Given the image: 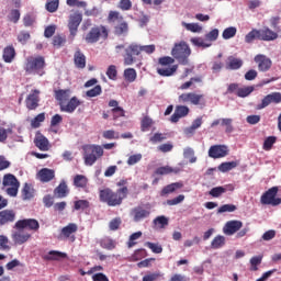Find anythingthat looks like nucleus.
Wrapping results in <instances>:
<instances>
[{
	"label": "nucleus",
	"mask_w": 281,
	"mask_h": 281,
	"mask_svg": "<svg viewBox=\"0 0 281 281\" xmlns=\"http://www.w3.org/2000/svg\"><path fill=\"white\" fill-rule=\"evenodd\" d=\"M36 177L41 183H49V181H54V179H56V171L49 168H42L37 172Z\"/></svg>",
	"instance_id": "2eb2a0df"
},
{
	"label": "nucleus",
	"mask_w": 281,
	"mask_h": 281,
	"mask_svg": "<svg viewBox=\"0 0 281 281\" xmlns=\"http://www.w3.org/2000/svg\"><path fill=\"white\" fill-rule=\"evenodd\" d=\"M279 191L280 189L278 187H272L263 192L260 198L261 205H271L272 207L281 205V198H278Z\"/></svg>",
	"instance_id": "423d86ee"
},
{
	"label": "nucleus",
	"mask_w": 281,
	"mask_h": 281,
	"mask_svg": "<svg viewBox=\"0 0 281 281\" xmlns=\"http://www.w3.org/2000/svg\"><path fill=\"white\" fill-rule=\"evenodd\" d=\"M255 63H257L259 71H269L271 69V59L265 55H257Z\"/></svg>",
	"instance_id": "aec40b11"
},
{
	"label": "nucleus",
	"mask_w": 281,
	"mask_h": 281,
	"mask_svg": "<svg viewBox=\"0 0 281 281\" xmlns=\"http://www.w3.org/2000/svg\"><path fill=\"white\" fill-rule=\"evenodd\" d=\"M225 192H227L225 187H215L209 192V194L214 199H218V196H222Z\"/></svg>",
	"instance_id": "09e8293b"
},
{
	"label": "nucleus",
	"mask_w": 281,
	"mask_h": 281,
	"mask_svg": "<svg viewBox=\"0 0 281 281\" xmlns=\"http://www.w3.org/2000/svg\"><path fill=\"white\" fill-rule=\"evenodd\" d=\"M155 122L150 116H144L140 121V130L143 133H146L147 131H150V126H153Z\"/></svg>",
	"instance_id": "ea45409f"
},
{
	"label": "nucleus",
	"mask_w": 281,
	"mask_h": 281,
	"mask_svg": "<svg viewBox=\"0 0 281 281\" xmlns=\"http://www.w3.org/2000/svg\"><path fill=\"white\" fill-rule=\"evenodd\" d=\"M237 32L238 30L236 26L226 27L222 33V37L224 41H229V38H234V36H236Z\"/></svg>",
	"instance_id": "37998d69"
},
{
	"label": "nucleus",
	"mask_w": 281,
	"mask_h": 281,
	"mask_svg": "<svg viewBox=\"0 0 281 281\" xmlns=\"http://www.w3.org/2000/svg\"><path fill=\"white\" fill-rule=\"evenodd\" d=\"M254 41H260V34L257 29H252L246 36H245V43L248 45L254 43Z\"/></svg>",
	"instance_id": "4c0bfd02"
},
{
	"label": "nucleus",
	"mask_w": 281,
	"mask_h": 281,
	"mask_svg": "<svg viewBox=\"0 0 281 281\" xmlns=\"http://www.w3.org/2000/svg\"><path fill=\"white\" fill-rule=\"evenodd\" d=\"M15 220L16 212H14V210L0 211V227H3V225H9V223H14Z\"/></svg>",
	"instance_id": "a211bd4d"
},
{
	"label": "nucleus",
	"mask_w": 281,
	"mask_h": 281,
	"mask_svg": "<svg viewBox=\"0 0 281 281\" xmlns=\"http://www.w3.org/2000/svg\"><path fill=\"white\" fill-rule=\"evenodd\" d=\"M117 8L123 12H126L133 8V2L131 0H120Z\"/></svg>",
	"instance_id": "0e129e2a"
},
{
	"label": "nucleus",
	"mask_w": 281,
	"mask_h": 281,
	"mask_svg": "<svg viewBox=\"0 0 281 281\" xmlns=\"http://www.w3.org/2000/svg\"><path fill=\"white\" fill-rule=\"evenodd\" d=\"M76 232H78V225L70 223L64 228H61L60 236H64V238H69V236H71V234H76Z\"/></svg>",
	"instance_id": "c9c22d12"
},
{
	"label": "nucleus",
	"mask_w": 281,
	"mask_h": 281,
	"mask_svg": "<svg viewBox=\"0 0 281 281\" xmlns=\"http://www.w3.org/2000/svg\"><path fill=\"white\" fill-rule=\"evenodd\" d=\"M171 56L179 63V65H190V56H192V49L188 43L181 41L173 45L171 49Z\"/></svg>",
	"instance_id": "7ed1b4c3"
},
{
	"label": "nucleus",
	"mask_w": 281,
	"mask_h": 281,
	"mask_svg": "<svg viewBox=\"0 0 281 281\" xmlns=\"http://www.w3.org/2000/svg\"><path fill=\"white\" fill-rule=\"evenodd\" d=\"M203 94H198L196 92H184L178 97V101L180 104H193L194 106H199V104H203Z\"/></svg>",
	"instance_id": "1a4fd4ad"
},
{
	"label": "nucleus",
	"mask_w": 281,
	"mask_h": 281,
	"mask_svg": "<svg viewBox=\"0 0 281 281\" xmlns=\"http://www.w3.org/2000/svg\"><path fill=\"white\" fill-rule=\"evenodd\" d=\"M192 45H195V47H212V43L204 42L202 37H193L191 38Z\"/></svg>",
	"instance_id": "5fc2aeb1"
},
{
	"label": "nucleus",
	"mask_w": 281,
	"mask_h": 281,
	"mask_svg": "<svg viewBox=\"0 0 281 281\" xmlns=\"http://www.w3.org/2000/svg\"><path fill=\"white\" fill-rule=\"evenodd\" d=\"M59 1L58 0H50L48 2H46V10L47 12H56V10H58V5H59Z\"/></svg>",
	"instance_id": "774afa93"
},
{
	"label": "nucleus",
	"mask_w": 281,
	"mask_h": 281,
	"mask_svg": "<svg viewBox=\"0 0 281 281\" xmlns=\"http://www.w3.org/2000/svg\"><path fill=\"white\" fill-rule=\"evenodd\" d=\"M237 166H238V162H236V161L222 162L218 166V170L221 172H229V170H234V168H236Z\"/></svg>",
	"instance_id": "c03bdc74"
},
{
	"label": "nucleus",
	"mask_w": 281,
	"mask_h": 281,
	"mask_svg": "<svg viewBox=\"0 0 281 281\" xmlns=\"http://www.w3.org/2000/svg\"><path fill=\"white\" fill-rule=\"evenodd\" d=\"M80 23H82V14L75 12L70 14L68 20V30L70 32L71 38H76L78 34V27H80Z\"/></svg>",
	"instance_id": "9b49d317"
},
{
	"label": "nucleus",
	"mask_w": 281,
	"mask_h": 281,
	"mask_svg": "<svg viewBox=\"0 0 281 281\" xmlns=\"http://www.w3.org/2000/svg\"><path fill=\"white\" fill-rule=\"evenodd\" d=\"M82 149L86 166H93L104 155V149L100 145H86Z\"/></svg>",
	"instance_id": "39448f33"
},
{
	"label": "nucleus",
	"mask_w": 281,
	"mask_h": 281,
	"mask_svg": "<svg viewBox=\"0 0 281 281\" xmlns=\"http://www.w3.org/2000/svg\"><path fill=\"white\" fill-rule=\"evenodd\" d=\"M281 102V93L272 92L261 100V103L257 104V111H262V109H267L269 104H280Z\"/></svg>",
	"instance_id": "ddd939ff"
},
{
	"label": "nucleus",
	"mask_w": 281,
	"mask_h": 281,
	"mask_svg": "<svg viewBox=\"0 0 281 281\" xmlns=\"http://www.w3.org/2000/svg\"><path fill=\"white\" fill-rule=\"evenodd\" d=\"M212 249H221V247H225V236L217 235L213 238L211 243Z\"/></svg>",
	"instance_id": "58836bf2"
},
{
	"label": "nucleus",
	"mask_w": 281,
	"mask_h": 281,
	"mask_svg": "<svg viewBox=\"0 0 281 281\" xmlns=\"http://www.w3.org/2000/svg\"><path fill=\"white\" fill-rule=\"evenodd\" d=\"M100 38H109V30H106L104 25L92 27L90 32H88V34L86 35V43H98Z\"/></svg>",
	"instance_id": "0eeeda50"
},
{
	"label": "nucleus",
	"mask_w": 281,
	"mask_h": 281,
	"mask_svg": "<svg viewBox=\"0 0 281 281\" xmlns=\"http://www.w3.org/2000/svg\"><path fill=\"white\" fill-rule=\"evenodd\" d=\"M22 198L24 201H30V199H34V187H32V184H24L22 189Z\"/></svg>",
	"instance_id": "e433bc0d"
},
{
	"label": "nucleus",
	"mask_w": 281,
	"mask_h": 281,
	"mask_svg": "<svg viewBox=\"0 0 281 281\" xmlns=\"http://www.w3.org/2000/svg\"><path fill=\"white\" fill-rule=\"evenodd\" d=\"M259 32V41H276L278 38V33L273 32L271 29L268 26H265L261 30H258Z\"/></svg>",
	"instance_id": "5701e85b"
},
{
	"label": "nucleus",
	"mask_w": 281,
	"mask_h": 281,
	"mask_svg": "<svg viewBox=\"0 0 281 281\" xmlns=\"http://www.w3.org/2000/svg\"><path fill=\"white\" fill-rule=\"evenodd\" d=\"M190 114V108L188 105H177L175 109V113L170 117V122L177 124L181 117H187Z\"/></svg>",
	"instance_id": "f3484780"
},
{
	"label": "nucleus",
	"mask_w": 281,
	"mask_h": 281,
	"mask_svg": "<svg viewBox=\"0 0 281 281\" xmlns=\"http://www.w3.org/2000/svg\"><path fill=\"white\" fill-rule=\"evenodd\" d=\"M55 100L59 102V106H63V104L67 103L69 101V98H71V90L70 89H59L54 90Z\"/></svg>",
	"instance_id": "412c9836"
},
{
	"label": "nucleus",
	"mask_w": 281,
	"mask_h": 281,
	"mask_svg": "<svg viewBox=\"0 0 281 281\" xmlns=\"http://www.w3.org/2000/svg\"><path fill=\"white\" fill-rule=\"evenodd\" d=\"M168 223H169L168 217H166L164 215L157 216L154 220V225H159L160 229H164L165 227H168Z\"/></svg>",
	"instance_id": "864d4df0"
},
{
	"label": "nucleus",
	"mask_w": 281,
	"mask_h": 281,
	"mask_svg": "<svg viewBox=\"0 0 281 281\" xmlns=\"http://www.w3.org/2000/svg\"><path fill=\"white\" fill-rule=\"evenodd\" d=\"M34 144L36 148H38L40 150H43V151L49 150V139H47V137H45L41 133L36 134L34 138Z\"/></svg>",
	"instance_id": "393cba45"
},
{
	"label": "nucleus",
	"mask_w": 281,
	"mask_h": 281,
	"mask_svg": "<svg viewBox=\"0 0 281 281\" xmlns=\"http://www.w3.org/2000/svg\"><path fill=\"white\" fill-rule=\"evenodd\" d=\"M259 265H262V255L250 258V271H258Z\"/></svg>",
	"instance_id": "49530a36"
},
{
	"label": "nucleus",
	"mask_w": 281,
	"mask_h": 281,
	"mask_svg": "<svg viewBox=\"0 0 281 281\" xmlns=\"http://www.w3.org/2000/svg\"><path fill=\"white\" fill-rule=\"evenodd\" d=\"M128 196V187L119 188L116 191L112 189H102L99 192L101 203H106L109 207H117L124 203V199Z\"/></svg>",
	"instance_id": "f257e3e1"
},
{
	"label": "nucleus",
	"mask_w": 281,
	"mask_h": 281,
	"mask_svg": "<svg viewBox=\"0 0 281 281\" xmlns=\"http://www.w3.org/2000/svg\"><path fill=\"white\" fill-rule=\"evenodd\" d=\"M100 93H102V86H95L94 88L88 90L86 92V95L88 98H98V95H100Z\"/></svg>",
	"instance_id": "052dcab7"
},
{
	"label": "nucleus",
	"mask_w": 281,
	"mask_h": 281,
	"mask_svg": "<svg viewBox=\"0 0 281 281\" xmlns=\"http://www.w3.org/2000/svg\"><path fill=\"white\" fill-rule=\"evenodd\" d=\"M46 65L44 56H30L24 64V71L26 74H37L38 76H43V74H45L44 70Z\"/></svg>",
	"instance_id": "20e7f679"
},
{
	"label": "nucleus",
	"mask_w": 281,
	"mask_h": 281,
	"mask_svg": "<svg viewBox=\"0 0 281 281\" xmlns=\"http://www.w3.org/2000/svg\"><path fill=\"white\" fill-rule=\"evenodd\" d=\"M251 93H254V87L248 86L245 88H239L236 92V95L238 98H247V95H251Z\"/></svg>",
	"instance_id": "de8ad7c7"
},
{
	"label": "nucleus",
	"mask_w": 281,
	"mask_h": 281,
	"mask_svg": "<svg viewBox=\"0 0 281 281\" xmlns=\"http://www.w3.org/2000/svg\"><path fill=\"white\" fill-rule=\"evenodd\" d=\"M12 127L4 128L0 126V143L5 144V142L8 140V135H12Z\"/></svg>",
	"instance_id": "603ef678"
},
{
	"label": "nucleus",
	"mask_w": 281,
	"mask_h": 281,
	"mask_svg": "<svg viewBox=\"0 0 281 281\" xmlns=\"http://www.w3.org/2000/svg\"><path fill=\"white\" fill-rule=\"evenodd\" d=\"M74 63L77 69H85V67H87V57L85 54H82V52H80V49L75 52Z\"/></svg>",
	"instance_id": "a878e982"
},
{
	"label": "nucleus",
	"mask_w": 281,
	"mask_h": 281,
	"mask_svg": "<svg viewBox=\"0 0 281 281\" xmlns=\"http://www.w3.org/2000/svg\"><path fill=\"white\" fill-rule=\"evenodd\" d=\"M41 102V90L34 89L25 99V106L29 111H36Z\"/></svg>",
	"instance_id": "9d476101"
},
{
	"label": "nucleus",
	"mask_w": 281,
	"mask_h": 281,
	"mask_svg": "<svg viewBox=\"0 0 281 281\" xmlns=\"http://www.w3.org/2000/svg\"><path fill=\"white\" fill-rule=\"evenodd\" d=\"M184 159H189L190 164H195L196 156H194V149L192 147H187L183 149Z\"/></svg>",
	"instance_id": "a18cd8bd"
},
{
	"label": "nucleus",
	"mask_w": 281,
	"mask_h": 281,
	"mask_svg": "<svg viewBox=\"0 0 281 281\" xmlns=\"http://www.w3.org/2000/svg\"><path fill=\"white\" fill-rule=\"evenodd\" d=\"M145 247H148L153 251V254H161L164 251V247L159 244L147 241Z\"/></svg>",
	"instance_id": "13d9d810"
},
{
	"label": "nucleus",
	"mask_w": 281,
	"mask_h": 281,
	"mask_svg": "<svg viewBox=\"0 0 281 281\" xmlns=\"http://www.w3.org/2000/svg\"><path fill=\"white\" fill-rule=\"evenodd\" d=\"M177 69H179L178 65H173L168 68H157V74L164 78H169L170 76H175V74H177Z\"/></svg>",
	"instance_id": "2f4dec72"
},
{
	"label": "nucleus",
	"mask_w": 281,
	"mask_h": 281,
	"mask_svg": "<svg viewBox=\"0 0 281 281\" xmlns=\"http://www.w3.org/2000/svg\"><path fill=\"white\" fill-rule=\"evenodd\" d=\"M243 227V222L240 221H229L225 224L223 232L226 234V236H234L236 232H239V229Z\"/></svg>",
	"instance_id": "6ab92c4d"
},
{
	"label": "nucleus",
	"mask_w": 281,
	"mask_h": 281,
	"mask_svg": "<svg viewBox=\"0 0 281 281\" xmlns=\"http://www.w3.org/2000/svg\"><path fill=\"white\" fill-rule=\"evenodd\" d=\"M277 140L278 138L276 136L267 137L263 142V150H271L273 148V144H276Z\"/></svg>",
	"instance_id": "6e6d98bb"
},
{
	"label": "nucleus",
	"mask_w": 281,
	"mask_h": 281,
	"mask_svg": "<svg viewBox=\"0 0 281 281\" xmlns=\"http://www.w3.org/2000/svg\"><path fill=\"white\" fill-rule=\"evenodd\" d=\"M2 58L4 63H12V60L16 58V50L14 49L13 45L4 47Z\"/></svg>",
	"instance_id": "cd10ccee"
},
{
	"label": "nucleus",
	"mask_w": 281,
	"mask_h": 281,
	"mask_svg": "<svg viewBox=\"0 0 281 281\" xmlns=\"http://www.w3.org/2000/svg\"><path fill=\"white\" fill-rule=\"evenodd\" d=\"M67 43V40L63 35H55L53 37V45L54 47H63Z\"/></svg>",
	"instance_id": "338daca9"
},
{
	"label": "nucleus",
	"mask_w": 281,
	"mask_h": 281,
	"mask_svg": "<svg viewBox=\"0 0 281 281\" xmlns=\"http://www.w3.org/2000/svg\"><path fill=\"white\" fill-rule=\"evenodd\" d=\"M183 27H186V30H188V32H193V33H199L202 32L203 27H201V25H199L198 23H186L182 22Z\"/></svg>",
	"instance_id": "8fccbe9b"
},
{
	"label": "nucleus",
	"mask_w": 281,
	"mask_h": 281,
	"mask_svg": "<svg viewBox=\"0 0 281 281\" xmlns=\"http://www.w3.org/2000/svg\"><path fill=\"white\" fill-rule=\"evenodd\" d=\"M229 155V148L226 145H213L209 149V157L211 159H222Z\"/></svg>",
	"instance_id": "4468645a"
},
{
	"label": "nucleus",
	"mask_w": 281,
	"mask_h": 281,
	"mask_svg": "<svg viewBox=\"0 0 281 281\" xmlns=\"http://www.w3.org/2000/svg\"><path fill=\"white\" fill-rule=\"evenodd\" d=\"M88 207H90V203L88 200H78V201H75V204H74V209L77 210V211H80V210H88Z\"/></svg>",
	"instance_id": "4d7b16f0"
},
{
	"label": "nucleus",
	"mask_w": 281,
	"mask_h": 281,
	"mask_svg": "<svg viewBox=\"0 0 281 281\" xmlns=\"http://www.w3.org/2000/svg\"><path fill=\"white\" fill-rule=\"evenodd\" d=\"M30 238H32V235L30 233L18 232V233H14L12 236V239L15 243V245H23L27 243Z\"/></svg>",
	"instance_id": "c756f323"
},
{
	"label": "nucleus",
	"mask_w": 281,
	"mask_h": 281,
	"mask_svg": "<svg viewBox=\"0 0 281 281\" xmlns=\"http://www.w3.org/2000/svg\"><path fill=\"white\" fill-rule=\"evenodd\" d=\"M218 38V29H213L209 33L205 34V41L210 43H214Z\"/></svg>",
	"instance_id": "69168bd1"
},
{
	"label": "nucleus",
	"mask_w": 281,
	"mask_h": 281,
	"mask_svg": "<svg viewBox=\"0 0 281 281\" xmlns=\"http://www.w3.org/2000/svg\"><path fill=\"white\" fill-rule=\"evenodd\" d=\"M243 67V59L236 58L234 56H228L225 61V69L228 71H236Z\"/></svg>",
	"instance_id": "4be33fe9"
},
{
	"label": "nucleus",
	"mask_w": 281,
	"mask_h": 281,
	"mask_svg": "<svg viewBox=\"0 0 281 281\" xmlns=\"http://www.w3.org/2000/svg\"><path fill=\"white\" fill-rule=\"evenodd\" d=\"M19 184H21V183L19 182V180L16 179V177L14 175H12V173L4 175L3 180H2V186L4 188H10L12 186H19Z\"/></svg>",
	"instance_id": "473e14b6"
},
{
	"label": "nucleus",
	"mask_w": 281,
	"mask_h": 281,
	"mask_svg": "<svg viewBox=\"0 0 281 281\" xmlns=\"http://www.w3.org/2000/svg\"><path fill=\"white\" fill-rule=\"evenodd\" d=\"M64 258H67V254L60 252L58 250H50L47 255L43 256V259L47 261L63 260Z\"/></svg>",
	"instance_id": "7c9ffc66"
},
{
	"label": "nucleus",
	"mask_w": 281,
	"mask_h": 281,
	"mask_svg": "<svg viewBox=\"0 0 281 281\" xmlns=\"http://www.w3.org/2000/svg\"><path fill=\"white\" fill-rule=\"evenodd\" d=\"M69 194V187H67V182L61 181L58 187L54 190V196L57 199H65Z\"/></svg>",
	"instance_id": "bb28decb"
},
{
	"label": "nucleus",
	"mask_w": 281,
	"mask_h": 281,
	"mask_svg": "<svg viewBox=\"0 0 281 281\" xmlns=\"http://www.w3.org/2000/svg\"><path fill=\"white\" fill-rule=\"evenodd\" d=\"M88 181L89 180L83 175H77L74 178V186H76V188H87Z\"/></svg>",
	"instance_id": "a19ab883"
},
{
	"label": "nucleus",
	"mask_w": 281,
	"mask_h": 281,
	"mask_svg": "<svg viewBox=\"0 0 281 281\" xmlns=\"http://www.w3.org/2000/svg\"><path fill=\"white\" fill-rule=\"evenodd\" d=\"M106 76L110 80H117V67L115 65L109 66Z\"/></svg>",
	"instance_id": "e2e57ef3"
},
{
	"label": "nucleus",
	"mask_w": 281,
	"mask_h": 281,
	"mask_svg": "<svg viewBox=\"0 0 281 281\" xmlns=\"http://www.w3.org/2000/svg\"><path fill=\"white\" fill-rule=\"evenodd\" d=\"M8 19L11 21V23H19L21 19V11H19V9L11 10Z\"/></svg>",
	"instance_id": "bf43d9fd"
},
{
	"label": "nucleus",
	"mask_w": 281,
	"mask_h": 281,
	"mask_svg": "<svg viewBox=\"0 0 281 281\" xmlns=\"http://www.w3.org/2000/svg\"><path fill=\"white\" fill-rule=\"evenodd\" d=\"M142 54V45L137 43H132L125 48V54L123 55L124 65L130 66L136 63L135 56H139Z\"/></svg>",
	"instance_id": "6e6552de"
},
{
	"label": "nucleus",
	"mask_w": 281,
	"mask_h": 281,
	"mask_svg": "<svg viewBox=\"0 0 281 281\" xmlns=\"http://www.w3.org/2000/svg\"><path fill=\"white\" fill-rule=\"evenodd\" d=\"M45 120V112H42L37 114L32 121L31 126L32 128H38L41 126V123Z\"/></svg>",
	"instance_id": "3c124183"
},
{
	"label": "nucleus",
	"mask_w": 281,
	"mask_h": 281,
	"mask_svg": "<svg viewBox=\"0 0 281 281\" xmlns=\"http://www.w3.org/2000/svg\"><path fill=\"white\" fill-rule=\"evenodd\" d=\"M161 278V272H147L143 277V281H158Z\"/></svg>",
	"instance_id": "680f3d73"
},
{
	"label": "nucleus",
	"mask_w": 281,
	"mask_h": 281,
	"mask_svg": "<svg viewBox=\"0 0 281 281\" xmlns=\"http://www.w3.org/2000/svg\"><path fill=\"white\" fill-rule=\"evenodd\" d=\"M179 168H172L170 166L159 167L155 170L154 175H178Z\"/></svg>",
	"instance_id": "f704fd0d"
},
{
	"label": "nucleus",
	"mask_w": 281,
	"mask_h": 281,
	"mask_svg": "<svg viewBox=\"0 0 281 281\" xmlns=\"http://www.w3.org/2000/svg\"><path fill=\"white\" fill-rule=\"evenodd\" d=\"M181 188H183L182 182H173L171 184H168L160 191V196H167V194H172V192H177V190H181Z\"/></svg>",
	"instance_id": "c85d7f7f"
},
{
	"label": "nucleus",
	"mask_w": 281,
	"mask_h": 281,
	"mask_svg": "<svg viewBox=\"0 0 281 281\" xmlns=\"http://www.w3.org/2000/svg\"><path fill=\"white\" fill-rule=\"evenodd\" d=\"M15 229H29L30 232H38L41 224L34 218L19 220L15 225Z\"/></svg>",
	"instance_id": "f8f14e48"
},
{
	"label": "nucleus",
	"mask_w": 281,
	"mask_h": 281,
	"mask_svg": "<svg viewBox=\"0 0 281 281\" xmlns=\"http://www.w3.org/2000/svg\"><path fill=\"white\" fill-rule=\"evenodd\" d=\"M80 104H82V102H80L76 97H72L67 103H61L60 111L64 113H74L76 108L80 106Z\"/></svg>",
	"instance_id": "b1692460"
},
{
	"label": "nucleus",
	"mask_w": 281,
	"mask_h": 281,
	"mask_svg": "<svg viewBox=\"0 0 281 281\" xmlns=\"http://www.w3.org/2000/svg\"><path fill=\"white\" fill-rule=\"evenodd\" d=\"M131 216L134 223H139L144 221V218H148V216H150V211L144 209L143 206H136L132 209Z\"/></svg>",
	"instance_id": "dca6fc26"
},
{
	"label": "nucleus",
	"mask_w": 281,
	"mask_h": 281,
	"mask_svg": "<svg viewBox=\"0 0 281 281\" xmlns=\"http://www.w3.org/2000/svg\"><path fill=\"white\" fill-rule=\"evenodd\" d=\"M124 78L127 82H135L137 80V71L134 68H127L124 70Z\"/></svg>",
	"instance_id": "79ce46f5"
},
{
	"label": "nucleus",
	"mask_w": 281,
	"mask_h": 281,
	"mask_svg": "<svg viewBox=\"0 0 281 281\" xmlns=\"http://www.w3.org/2000/svg\"><path fill=\"white\" fill-rule=\"evenodd\" d=\"M108 23L114 25L115 36H128V22L124 20V16L120 11H110L108 15Z\"/></svg>",
	"instance_id": "f03ea898"
},
{
	"label": "nucleus",
	"mask_w": 281,
	"mask_h": 281,
	"mask_svg": "<svg viewBox=\"0 0 281 281\" xmlns=\"http://www.w3.org/2000/svg\"><path fill=\"white\" fill-rule=\"evenodd\" d=\"M100 247H102V249H106L108 251H113V249L117 247V241L111 239L110 237H105L100 240Z\"/></svg>",
	"instance_id": "72a5a7b5"
}]
</instances>
